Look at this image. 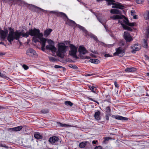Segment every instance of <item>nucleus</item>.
Wrapping results in <instances>:
<instances>
[{
  "instance_id": "obj_2",
  "label": "nucleus",
  "mask_w": 149,
  "mask_h": 149,
  "mask_svg": "<svg viewBox=\"0 0 149 149\" xmlns=\"http://www.w3.org/2000/svg\"><path fill=\"white\" fill-rule=\"evenodd\" d=\"M30 36H33L32 41L36 43L39 42V40H41V38H44L42 37L43 34L40 33V31L39 29L34 28L33 29H30Z\"/></svg>"
},
{
  "instance_id": "obj_61",
  "label": "nucleus",
  "mask_w": 149,
  "mask_h": 149,
  "mask_svg": "<svg viewBox=\"0 0 149 149\" xmlns=\"http://www.w3.org/2000/svg\"><path fill=\"white\" fill-rule=\"evenodd\" d=\"M91 56H93V54H91Z\"/></svg>"
},
{
  "instance_id": "obj_36",
  "label": "nucleus",
  "mask_w": 149,
  "mask_h": 149,
  "mask_svg": "<svg viewBox=\"0 0 149 149\" xmlns=\"http://www.w3.org/2000/svg\"><path fill=\"white\" fill-rule=\"evenodd\" d=\"M144 1V0H136V3L141 4H142Z\"/></svg>"
},
{
  "instance_id": "obj_6",
  "label": "nucleus",
  "mask_w": 149,
  "mask_h": 149,
  "mask_svg": "<svg viewBox=\"0 0 149 149\" xmlns=\"http://www.w3.org/2000/svg\"><path fill=\"white\" fill-rule=\"evenodd\" d=\"M70 50L69 51V54L73 57L77 58L76 53L77 52V47L74 45L70 44L69 45Z\"/></svg>"
},
{
  "instance_id": "obj_7",
  "label": "nucleus",
  "mask_w": 149,
  "mask_h": 149,
  "mask_svg": "<svg viewBox=\"0 0 149 149\" xmlns=\"http://www.w3.org/2000/svg\"><path fill=\"white\" fill-rule=\"evenodd\" d=\"M69 20L68 24L69 25L73 26L76 25L80 30H81L85 33V36H87L88 35L87 31L85 29L84 27L79 24H77L73 21L69 19Z\"/></svg>"
},
{
  "instance_id": "obj_59",
  "label": "nucleus",
  "mask_w": 149,
  "mask_h": 149,
  "mask_svg": "<svg viewBox=\"0 0 149 149\" xmlns=\"http://www.w3.org/2000/svg\"><path fill=\"white\" fill-rule=\"evenodd\" d=\"M147 74L148 76H149V72Z\"/></svg>"
},
{
  "instance_id": "obj_19",
  "label": "nucleus",
  "mask_w": 149,
  "mask_h": 149,
  "mask_svg": "<svg viewBox=\"0 0 149 149\" xmlns=\"http://www.w3.org/2000/svg\"><path fill=\"white\" fill-rule=\"evenodd\" d=\"M89 144V143L88 142L85 141L80 143L79 144V146L81 148H84L86 146Z\"/></svg>"
},
{
  "instance_id": "obj_34",
  "label": "nucleus",
  "mask_w": 149,
  "mask_h": 149,
  "mask_svg": "<svg viewBox=\"0 0 149 149\" xmlns=\"http://www.w3.org/2000/svg\"><path fill=\"white\" fill-rule=\"evenodd\" d=\"M65 104L67 106H72L73 105V103L70 101H66L65 102Z\"/></svg>"
},
{
  "instance_id": "obj_38",
  "label": "nucleus",
  "mask_w": 149,
  "mask_h": 149,
  "mask_svg": "<svg viewBox=\"0 0 149 149\" xmlns=\"http://www.w3.org/2000/svg\"><path fill=\"white\" fill-rule=\"evenodd\" d=\"M42 113H46L49 112L48 110L47 109H44L41 111Z\"/></svg>"
},
{
  "instance_id": "obj_57",
  "label": "nucleus",
  "mask_w": 149,
  "mask_h": 149,
  "mask_svg": "<svg viewBox=\"0 0 149 149\" xmlns=\"http://www.w3.org/2000/svg\"><path fill=\"white\" fill-rule=\"evenodd\" d=\"M91 75H90V74H87L86 75V76H90Z\"/></svg>"
},
{
  "instance_id": "obj_55",
  "label": "nucleus",
  "mask_w": 149,
  "mask_h": 149,
  "mask_svg": "<svg viewBox=\"0 0 149 149\" xmlns=\"http://www.w3.org/2000/svg\"><path fill=\"white\" fill-rule=\"evenodd\" d=\"M79 1V2H80L81 3H82L84 5V3L83 2H82V1H79H79Z\"/></svg>"
},
{
  "instance_id": "obj_24",
  "label": "nucleus",
  "mask_w": 149,
  "mask_h": 149,
  "mask_svg": "<svg viewBox=\"0 0 149 149\" xmlns=\"http://www.w3.org/2000/svg\"><path fill=\"white\" fill-rule=\"evenodd\" d=\"M34 137L36 139H41L42 138V136L40 134V133L38 132L36 133L34 135Z\"/></svg>"
},
{
  "instance_id": "obj_12",
  "label": "nucleus",
  "mask_w": 149,
  "mask_h": 149,
  "mask_svg": "<svg viewBox=\"0 0 149 149\" xmlns=\"http://www.w3.org/2000/svg\"><path fill=\"white\" fill-rule=\"evenodd\" d=\"M124 36L127 42H129L133 40L130 34L127 31L124 32Z\"/></svg>"
},
{
  "instance_id": "obj_26",
  "label": "nucleus",
  "mask_w": 149,
  "mask_h": 149,
  "mask_svg": "<svg viewBox=\"0 0 149 149\" xmlns=\"http://www.w3.org/2000/svg\"><path fill=\"white\" fill-rule=\"evenodd\" d=\"M58 126H59L61 127H72L71 125H67L65 124H62L60 123H58Z\"/></svg>"
},
{
  "instance_id": "obj_5",
  "label": "nucleus",
  "mask_w": 149,
  "mask_h": 149,
  "mask_svg": "<svg viewBox=\"0 0 149 149\" xmlns=\"http://www.w3.org/2000/svg\"><path fill=\"white\" fill-rule=\"evenodd\" d=\"M78 51L79 52V56L80 58L82 59H90L89 56H84L83 54H85L87 53V51L85 48L82 46H80L78 49Z\"/></svg>"
},
{
  "instance_id": "obj_39",
  "label": "nucleus",
  "mask_w": 149,
  "mask_h": 149,
  "mask_svg": "<svg viewBox=\"0 0 149 149\" xmlns=\"http://www.w3.org/2000/svg\"><path fill=\"white\" fill-rule=\"evenodd\" d=\"M22 67L25 70H27L29 68L28 66L25 65H23Z\"/></svg>"
},
{
  "instance_id": "obj_56",
  "label": "nucleus",
  "mask_w": 149,
  "mask_h": 149,
  "mask_svg": "<svg viewBox=\"0 0 149 149\" xmlns=\"http://www.w3.org/2000/svg\"><path fill=\"white\" fill-rule=\"evenodd\" d=\"M3 55V54L2 53L0 52V55L1 56Z\"/></svg>"
},
{
  "instance_id": "obj_11",
  "label": "nucleus",
  "mask_w": 149,
  "mask_h": 149,
  "mask_svg": "<svg viewBox=\"0 0 149 149\" xmlns=\"http://www.w3.org/2000/svg\"><path fill=\"white\" fill-rule=\"evenodd\" d=\"M125 49H122V48L120 47L116 49V52L113 54L114 55H117L120 56H123L125 53Z\"/></svg>"
},
{
  "instance_id": "obj_52",
  "label": "nucleus",
  "mask_w": 149,
  "mask_h": 149,
  "mask_svg": "<svg viewBox=\"0 0 149 149\" xmlns=\"http://www.w3.org/2000/svg\"><path fill=\"white\" fill-rule=\"evenodd\" d=\"M92 52L93 53H95V54H97L98 53L97 52V51H92Z\"/></svg>"
},
{
  "instance_id": "obj_22",
  "label": "nucleus",
  "mask_w": 149,
  "mask_h": 149,
  "mask_svg": "<svg viewBox=\"0 0 149 149\" xmlns=\"http://www.w3.org/2000/svg\"><path fill=\"white\" fill-rule=\"evenodd\" d=\"M57 16L61 17L64 19H65L67 18V17L66 15L62 12H59L57 14Z\"/></svg>"
},
{
  "instance_id": "obj_44",
  "label": "nucleus",
  "mask_w": 149,
  "mask_h": 149,
  "mask_svg": "<svg viewBox=\"0 0 149 149\" xmlns=\"http://www.w3.org/2000/svg\"><path fill=\"white\" fill-rule=\"evenodd\" d=\"M0 77H5L6 76L5 74L0 72Z\"/></svg>"
},
{
  "instance_id": "obj_50",
  "label": "nucleus",
  "mask_w": 149,
  "mask_h": 149,
  "mask_svg": "<svg viewBox=\"0 0 149 149\" xmlns=\"http://www.w3.org/2000/svg\"><path fill=\"white\" fill-rule=\"evenodd\" d=\"M109 139V137H107L105 138L104 139V141H108Z\"/></svg>"
},
{
  "instance_id": "obj_60",
  "label": "nucleus",
  "mask_w": 149,
  "mask_h": 149,
  "mask_svg": "<svg viewBox=\"0 0 149 149\" xmlns=\"http://www.w3.org/2000/svg\"><path fill=\"white\" fill-rule=\"evenodd\" d=\"M122 45H124V43H122Z\"/></svg>"
},
{
  "instance_id": "obj_51",
  "label": "nucleus",
  "mask_w": 149,
  "mask_h": 149,
  "mask_svg": "<svg viewBox=\"0 0 149 149\" xmlns=\"http://www.w3.org/2000/svg\"><path fill=\"white\" fill-rule=\"evenodd\" d=\"M133 18L134 19H137V15H134L133 17Z\"/></svg>"
},
{
  "instance_id": "obj_48",
  "label": "nucleus",
  "mask_w": 149,
  "mask_h": 149,
  "mask_svg": "<svg viewBox=\"0 0 149 149\" xmlns=\"http://www.w3.org/2000/svg\"><path fill=\"white\" fill-rule=\"evenodd\" d=\"M97 142V141L94 140L92 141V143L93 144H96V143Z\"/></svg>"
},
{
  "instance_id": "obj_53",
  "label": "nucleus",
  "mask_w": 149,
  "mask_h": 149,
  "mask_svg": "<svg viewBox=\"0 0 149 149\" xmlns=\"http://www.w3.org/2000/svg\"><path fill=\"white\" fill-rule=\"evenodd\" d=\"M0 44H2L3 45H5V46H6V45H5L4 43L2 42H0Z\"/></svg>"
},
{
  "instance_id": "obj_45",
  "label": "nucleus",
  "mask_w": 149,
  "mask_h": 149,
  "mask_svg": "<svg viewBox=\"0 0 149 149\" xmlns=\"http://www.w3.org/2000/svg\"><path fill=\"white\" fill-rule=\"evenodd\" d=\"M61 66H59V65H56L54 66V68H61Z\"/></svg>"
},
{
  "instance_id": "obj_17",
  "label": "nucleus",
  "mask_w": 149,
  "mask_h": 149,
  "mask_svg": "<svg viewBox=\"0 0 149 149\" xmlns=\"http://www.w3.org/2000/svg\"><path fill=\"white\" fill-rule=\"evenodd\" d=\"M23 127L22 126H20L17 127L10 128V130L13 131L17 132L21 130Z\"/></svg>"
},
{
  "instance_id": "obj_3",
  "label": "nucleus",
  "mask_w": 149,
  "mask_h": 149,
  "mask_svg": "<svg viewBox=\"0 0 149 149\" xmlns=\"http://www.w3.org/2000/svg\"><path fill=\"white\" fill-rule=\"evenodd\" d=\"M68 48V46H66L63 43H60L58 47V51L55 52H56L57 56L62 58L64 57V54L65 53L66 49Z\"/></svg>"
},
{
  "instance_id": "obj_58",
  "label": "nucleus",
  "mask_w": 149,
  "mask_h": 149,
  "mask_svg": "<svg viewBox=\"0 0 149 149\" xmlns=\"http://www.w3.org/2000/svg\"><path fill=\"white\" fill-rule=\"evenodd\" d=\"M148 3L149 5V0H147Z\"/></svg>"
},
{
  "instance_id": "obj_32",
  "label": "nucleus",
  "mask_w": 149,
  "mask_h": 149,
  "mask_svg": "<svg viewBox=\"0 0 149 149\" xmlns=\"http://www.w3.org/2000/svg\"><path fill=\"white\" fill-rule=\"evenodd\" d=\"M68 66L75 70H77L78 68V67L76 65L72 64H69L68 65Z\"/></svg>"
},
{
  "instance_id": "obj_20",
  "label": "nucleus",
  "mask_w": 149,
  "mask_h": 149,
  "mask_svg": "<svg viewBox=\"0 0 149 149\" xmlns=\"http://www.w3.org/2000/svg\"><path fill=\"white\" fill-rule=\"evenodd\" d=\"M100 113L99 111H97L95 113L94 117L97 120H99L100 119Z\"/></svg>"
},
{
  "instance_id": "obj_54",
  "label": "nucleus",
  "mask_w": 149,
  "mask_h": 149,
  "mask_svg": "<svg viewBox=\"0 0 149 149\" xmlns=\"http://www.w3.org/2000/svg\"><path fill=\"white\" fill-rule=\"evenodd\" d=\"M106 119L107 120H109V117L107 115V117H106Z\"/></svg>"
},
{
  "instance_id": "obj_27",
  "label": "nucleus",
  "mask_w": 149,
  "mask_h": 149,
  "mask_svg": "<svg viewBox=\"0 0 149 149\" xmlns=\"http://www.w3.org/2000/svg\"><path fill=\"white\" fill-rule=\"evenodd\" d=\"M135 68H128L126 69L125 71L127 72H131L134 71Z\"/></svg>"
},
{
  "instance_id": "obj_43",
  "label": "nucleus",
  "mask_w": 149,
  "mask_h": 149,
  "mask_svg": "<svg viewBox=\"0 0 149 149\" xmlns=\"http://www.w3.org/2000/svg\"><path fill=\"white\" fill-rule=\"evenodd\" d=\"M89 100H91L93 101H94V102H95L96 103H97L98 104H99V103L97 101L94 100L93 99L91 98H89Z\"/></svg>"
},
{
  "instance_id": "obj_21",
  "label": "nucleus",
  "mask_w": 149,
  "mask_h": 149,
  "mask_svg": "<svg viewBox=\"0 0 149 149\" xmlns=\"http://www.w3.org/2000/svg\"><path fill=\"white\" fill-rule=\"evenodd\" d=\"M52 31V30L51 29H48L45 30L44 32V35L45 37H47L50 33Z\"/></svg>"
},
{
  "instance_id": "obj_62",
  "label": "nucleus",
  "mask_w": 149,
  "mask_h": 149,
  "mask_svg": "<svg viewBox=\"0 0 149 149\" xmlns=\"http://www.w3.org/2000/svg\"><path fill=\"white\" fill-rule=\"evenodd\" d=\"M77 0L78 1H79V0Z\"/></svg>"
},
{
  "instance_id": "obj_28",
  "label": "nucleus",
  "mask_w": 149,
  "mask_h": 149,
  "mask_svg": "<svg viewBox=\"0 0 149 149\" xmlns=\"http://www.w3.org/2000/svg\"><path fill=\"white\" fill-rule=\"evenodd\" d=\"M93 13L96 16L98 21L100 22L101 24H102L104 26L105 28V27L104 24V23L103 22V21H102V18L101 17H98L97 15H96L95 14V13L93 12Z\"/></svg>"
},
{
  "instance_id": "obj_16",
  "label": "nucleus",
  "mask_w": 149,
  "mask_h": 149,
  "mask_svg": "<svg viewBox=\"0 0 149 149\" xmlns=\"http://www.w3.org/2000/svg\"><path fill=\"white\" fill-rule=\"evenodd\" d=\"M118 22L120 23L121 24L122 26L123 27L124 29L128 30L130 31H132V29L130 27L123 24L122 23V21L119 20Z\"/></svg>"
},
{
  "instance_id": "obj_18",
  "label": "nucleus",
  "mask_w": 149,
  "mask_h": 149,
  "mask_svg": "<svg viewBox=\"0 0 149 149\" xmlns=\"http://www.w3.org/2000/svg\"><path fill=\"white\" fill-rule=\"evenodd\" d=\"M111 13L113 14H121V12L119 10L116 9H112L110 10Z\"/></svg>"
},
{
  "instance_id": "obj_9",
  "label": "nucleus",
  "mask_w": 149,
  "mask_h": 149,
  "mask_svg": "<svg viewBox=\"0 0 149 149\" xmlns=\"http://www.w3.org/2000/svg\"><path fill=\"white\" fill-rule=\"evenodd\" d=\"M49 141L51 143L55 145L59 144L61 143V140L56 136L50 137L49 140Z\"/></svg>"
},
{
  "instance_id": "obj_31",
  "label": "nucleus",
  "mask_w": 149,
  "mask_h": 149,
  "mask_svg": "<svg viewBox=\"0 0 149 149\" xmlns=\"http://www.w3.org/2000/svg\"><path fill=\"white\" fill-rule=\"evenodd\" d=\"M90 36L91 38H93V39L94 40H95L97 42L98 41V39L97 36H95L92 34H90Z\"/></svg>"
},
{
  "instance_id": "obj_46",
  "label": "nucleus",
  "mask_w": 149,
  "mask_h": 149,
  "mask_svg": "<svg viewBox=\"0 0 149 149\" xmlns=\"http://www.w3.org/2000/svg\"><path fill=\"white\" fill-rule=\"evenodd\" d=\"M104 56L106 57L111 56L109 55V54H105L104 55Z\"/></svg>"
},
{
  "instance_id": "obj_14",
  "label": "nucleus",
  "mask_w": 149,
  "mask_h": 149,
  "mask_svg": "<svg viewBox=\"0 0 149 149\" xmlns=\"http://www.w3.org/2000/svg\"><path fill=\"white\" fill-rule=\"evenodd\" d=\"M141 46L139 44H135L134 46V49L132 51V52L133 53H136V51L140 50L141 49Z\"/></svg>"
},
{
  "instance_id": "obj_35",
  "label": "nucleus",
  "mask_w": 149,
  "mask_h": 149,
  "mask_svg": "<svg viewBox=\"0 0 149 149\" xmlns=\"http://www.w3.org/2000/svg\"><path fill=\"white\" fill-rule=\"evenodd\" d=\"M143 46L144 47L146 48H147L148 47V43L145 40H144Z\"/></svg>"
},
{
  "instance_id": "obj_42",
  "label": "nucleus",
  "mask_w": 149,
  "mask_h": 149,
  "mask_svg": "<svg viewBox=\"0 0 149 149\" xmlns=\"http://www.w3.org/2000/svg\"><path fill=\"white\" fill-rule=\"evenodd\" d=\"M95 149H102V148L100 146H96L95 147Z\"/></svg>"
},
{
  "instance_id": "obj_33",
  "label": "nucleus",
  "mask_w": 149,
  "mask_h": 149,
  "mask_svg": "<svg viewBox=\"0 0 149 149\" xmlns=\"http://www.w3.org/2000/svg\"><path fill=\"white\" fill-rule=\"evenodd\" d=\"M144 17L146 19H149V11H147V13L145 14Z\"/></svg>"
},
{
  "instance_id": "obj_41",
  "label": "nucleus",
  "mask_w": 149,
  "mask_h": 149,
  "mask_svg": "<svg viewBox=\"0 0 149 149\" xmlns=\"http://www.w3.org/2000/svg\"><path fill=\"white\" fill-rule=\"evenodd\" d=\"M49 13L55 14L57 15V14L58 13L55 11H51L49 12Z\"/></svg>"
},
{
  "instance_id": "obj_29",
  "label": "nucleus",
  "mask_w": 149,
  "mask_h": 149,
  "mask_svg": "<svg viewBox=\"0 0 149 149\" xmlns=\"http://www.w3.org/2000/svg\"><path fill=\"white\" fill-rule=\"evenodd\" d=\"M106 112L109 115H110L111 109L109 106L107 107L105 110Z\"/></svg>"
},
{
  "instance_id": "obj_15",
  "label": "nucleus",
  "mask_w": 149,
  "mask_h": 149,
  "mask_svg": "<svg viewBox=\"0 0 149 149\" xmlns=\"http://www.w3.org/2000/svg\"><path fill=\"white\" fill-rule=\"evenodd\" d=\"M46 39L45 38H41V49L42 51H44L45 50V43L46 41Z\"/></svg>"
},
{
  "instance_id": "obj_37",
  "label": "nucleus",
  "mask_w": 149,
  "mask_h": 149,
  "mask_svg": "<svg viewBox=\"0 0 149 149\" xmlns=\"http://www.w3.org/2000/svg\"><path fill=\"white\" fill-rule=\"evenodd\" d=\"M49 58V60L52 62H54L56 61L55 58L53 57H50Z\"/></svg>"
},
{
  "instance_id": "obj_4",
  "label": "nucleus",
  "mask_w": 149,
  "mask_h": 149,
  "mask_svg": "<svg viewBox=\"0 0 149 149\" xmlns=\"http://www.w3.org/2000/svg\"><path fill=\"white\" fill-rule=\"evenodd\" d=\"M110 18L113 20L120 19H124L123 20V21L126 24L130 26H134V23H129L128 19L123 15H114L113 16H111Z\"/></svg>"
},
{
  "instance_id": "obj_1",
  "label": "nucleus",
  "mask_w": 149,
  "mask_h": 149,
  "mask_svg": "<svg viewBox=\"0 0 149 149\" xmlns=\"http://www.w3.org/2000/svg\"><path fill=\"white\" fill-rule=\"evenodd\" d=\"M30 35V33L29 31L26 33L19 32L17 31L15 32L13 31H11L9 32L7 37V39L10 44H11L14 39L17 40L18 39L20 36L22 35L23 37H27L29 36Z\"/></svg>"
},
{
  "instance_id": "obj_49",
  "label": "nucleus",
  "mask_w": 149,
  "mask_h": 149,
  "mask_svg": "<svg viewBox=\"0 0 149 149\" xmlns=\"http://www.w3.org/2000/svg\"><path fill=\"white\" fill-rule=\"evenodd\" d=\"M147 36H148V37H149V28L148 29V30H147Z\"/></svg>"
},
{
  "instance_id": "obj_13",
  "label": "nucleus",
  "mask_w": 149,
  "mask_h": 149,
  "mask_svg": "<svg viewBox=\"0 0 149 149\" xmlns=\"http://www.w3.org/2000/svg\"><path fill=\"white\" fill-rule=\"evenodd\" d=\"M26 53L28 55L31 56H33L36 54L35 51L32 49L27 50L26 51Z\"/></svg>"
},
{
  "instance_id": "obj_47",
  "label": "nucleus",
  "mask_w": 149,
  "mask_h": 149,
  "mask_svg": "<svg viewBox=\"0 0 149 149\" xmlns=\"http://www.w3.org/2000/svg\"><path fill=\"white\" fill-rule=\"evenodd\" d=\"M135 12L133 11H131V15H134L135 13Z\"/></svg>"
},
{
  "instance_id": "obj_10",
  "label": "nucleus",
  "mask_w": 149,
  "mask_h": 149,
  "mask_svg": "<svg viewBox=\"0 0 149 149\" xmlns=\"http://www.w3.org/2000/svg\"><path fill=\"white\" fill-rule=\"evenodd\" d=\"M52 42H53L51 40H48V42L49 44L47 45L46 46V48L47 49H49L51 50L53 52V54H54V53H55L56 52L57 49L54 45L51 44Z\"/></svg>"
},
{
  "instance_id": "obj_40",
  "label": "nucleus",
  "mask_w": 149,
  "mask_h": 149,
  "mask_svg": "<svg viewBox=\"0 0 149 149\" xmlns=\"http://www.w3.org/2000/svg\"><path fill=\"white\" fill-rule=\"evenodd\" d=\"M114 84L116 87L118 88L119 86V85L117 84V82L116 81H115L114 82Z\"/></svg>"
},
{
  "instance_id": "obj_25",
  "label": "nucleus",
  "mask_w": 149,
  "mask_h": 149,
  "mask_svg": "<svg viewBox=\"0 0 149 149\" xmlns=\"http://www.w3.org/2000/svg\"><path fill=\"white\" fill-rule=\"evenodd\" d=\"M89 61L92 63H94L96 64H98L100 63V61L96 59H90L89 60Z\"/></svg>"
},
{
  "instance_id": "obj_23",
  "label": "nucleus",
  "mask_w": 149,
  "mask_h": 149,
  "mask_svg": "<svg viewBox=\"0 0 149 149\" xmlns=\"http://www.w3.org/2000/svg\"><path fill=\"white\" fill-rule=\"evenodd\" d=\"M115 118L117 119L122 120H127L128 119L127 118L122 117L120 116H115Z\"/></svg>"
},
{
  "instance_id": "obj_8",
  "label": "nucleus",
  "mask_w": 149,
  "mask_h": 149,
  "mask_svg": "<svg viewBox=\"0 0 149 149\" xmlns=\"http://www.w3.org/2000/svg\"><path fill=\"white\" fill-rule=\"evenodd\" d=\"M29 8L32 11L38 13H41L42 12H46L47 11L41 9L34 5H30Z\"/></svg>"
},
{
  "instance_id": "obj_30",
  "label": "nucleus",
  "mask_w": 149,
  "mask_h": 149,
  "mask_svg": "<svg viewBox=\"0 0 149 149\" xmlns=\"http://www.w3.org/2000/svg\"><path fill=\"white\" fill-rule=\"evenodd\" d=\"M89 88L94 93H96V88L95 87L90 86H89Z\"/></svg>"
}]
</instances>
